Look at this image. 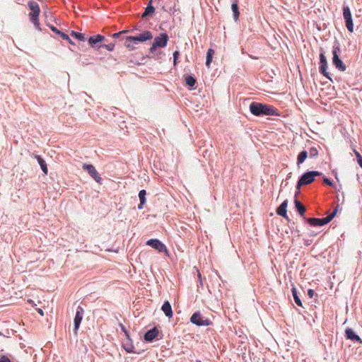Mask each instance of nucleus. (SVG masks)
Wrapping results in <instances>:
<instances>
[{
  "label": "nucleus",
  "mask_w": 362,
  "mask_h": 362,
  "mask_svg": "<svg viewBox=\"0 0 362 362\" xmlns=\"http://www.w3.org/2000/svg\"><path fill=\"white\" fill-rule=\"evenodd\" d=\"M30 21L34 24L35 27L37 29V30H41L40 27V23H39V20H38V17H33V18H30Z\"/></svg>",
  "instance_id": "7c9ffc66"
},
{
  "label": "nucleus",
  "mask_w": 362,
  "mask_h": 362,
  "mask_svg": "<svg viewBox=\"0 0 362 362\" xmlns=\"http://www.w3.org/2000/svg\"><path fill=\"white\" fill-rule=\"evenodd\" d=\"M168 41V36L166 33H160L159 36L155 37L153 43L158 47H165Z\"/></svg>",
  "instance_id": "f8f14e48"
},
{
  "label": "nucleus",
  "mask_w": 362,
  "mask_h": 362,
  "mask_svg": "<svg viewBox=\"0 0 362 362\" xmlns=\"http://www.w3.org/2000/svg\"><path fill=\"white\" fill-rule=\"evenodd\" d=\"M185 82H186V84L190 88H194V86L197 83V80L196 78L191 76V75H188L185 77Z\"/></svg>",
  "instance_id": "393cba45"
},
{
  "label": "nucleus",
  "mask_w": 362,
  "mask_h": 362,
  "mask_svg": "<svg viewBox=\"0 0 362 362\" xmlns=\"http://www.w3.org/2000/svg\"><path fill=\"white\" fill-rule=\"evenodd\" d=\"M158 47L154 44L153 43L152 46L151 47L149 51L151 53H153L157 48Z\"/></svg>",
  "instance_id": "79ce46f5"
},
{
  "label": "nucleus",
  "mask_w": 362,
  "mask_h": 362,
  "mask_svg": "<svg viewBox=\"0 0 362 362\" xmlns=\"http://www.w3.org/2000/svg\"><path fill=\"white\" fill-rule=\"evenodd\" d=\"M0 362H11V360L5 355L0 356Z\"/></svg>",
  "instance_id": "4c0bfd02"
},
{
  "label": "nucleus",
  "mask_w": 362,
  "mask_h": 362,
  "mask_svg": "<svg viewBox=\"0 0 362 362\" xmlns=\"http://www.w3.org/2000/svg\"><path fill=\"white\" fill-rule=\"evenodd\" d=\"M308 152L306 151H302L298 156L297 165L302 164L305 159L308 158Z\"/></svg>",
  "instance_id": "a878e982"
},
{
  "label": "nucleus",
  "mask_w": 362,
  "mask_h": 362,
  "mask_svg": "<svg viewBox=\"0 0 362 362\" xmlns=\"http://www.w3.org/2000/svg\"><path fill=\"white\" fill-rule=\"evenodd\" d=\"M309 155L310 158H315L318 155V150L316 147H311L309 149Z\"/></svg>",
  "instance_id": "c756f323"
},
{
  "label": "nucleus",
  "mask_w": 362,
  "mask_h": 362,
  "mask_svg": "<svg viewBox=\"0 0 362 362\" xmlns=\"http://www.w3.org/2000/svg\"><path fill=\"white\" fill-rule=\"evenodd\" d=\"M119 326H120V327H121L122 330L125 333V335H126V337H127V339L128 340H129V333H128V332L127 331V329H126L125 327H124L122 324H119Z\"/></svg>",
  "instance_id": "e433bc0d"
},
{
  "label": "nucleus",
  "mask_w": 362,
  "mask_h": 362,
  "mask_svg": "<svg viewBox=\"0 0 362 362\" xmlns=\"http://www.w3.org/2000/svg\"><path fill=\"white\" fill-rule=\"evenodd\" d=\"M104 39V36L101 35H96L88 39V43L92 47H95L97 43L102 42Z\"/></svg>",
  "instance_id": "6ab92c4d"
},
{
  "label": "nucleus",
  "mask_w": 362,
  "mask_h": 362,
  "mask_svg": "<svg viewBox=\"0 0 362 362\" xmlns=\"http://www.w3.org/2000/svg\"><path fill=\"white\" fill-rule=\"evenodd\" d=\"M38 313H40L42 316L44 315L43 310L40 308L37 310Z\"/></svg>",
  "instance_id": "a18cd8bd"
},
{
  "label": "nucleus",
  "mask_w": 362,
  "mask_h": 362,
  "mask_svg": "<svg viewBox=\"0 0 362 362\" xmlns=\"http://www.w3.org/2000/svg\"><path fill=\"white\" fill-rule=\"evenodd\" d=\"M128 32H129V30H122V31H120V32H118V33H114V34L112 35V37H113V38H115V39H116V38H118V37H119V36H120L121 35H122V34H124V33H128Z\"/></svg>",
  "instance_id": "72a5a7b5"
},
{
  "label": "nucleus",
  "mask_w": 362,
  "mask_h": 362,
  "mask_svg": "<svg viewBox=\"0 0 362 362\" xmlns=\"http://www.w3.org/2000/svg\"><path fill=\"white\" fill-rule=\"evenodd\" d=\"M338 207L339 206L337 205L334 211L325 218H308L306 219V221L312 226H322L326 225L327 223H329L335 216L338 210Z\"/></svg>",
  "instance_id": "20e7f679"
},
{
  "label": "nucleus",
  "mask_w": 362,
  "mask_h": 362,
  "mask_svg": "<svg viewBox=\"0 0 362 362\" xmlns=\"http://www.w3.org/2000/svg\"><path fill=\"white\" fill-rule=\"evenodd\" d=\"M100 47H105L108 51H112V50H113V49L115 47V44L114 43H110V44H107V45H101L99 46L98 48H100Z\"/></svg>",
  "instance_id": "2f4dec72"
},
{
  "label": "nucleus",
  "mask_w": 362,
  "mask_h": 362,
  "mask_svg": "<svg viewBox=\"0 0 362 362\" xmlns=\"http://www.w3.org/2000/svg\"><path fill=\"white\" fill-rule=\"evenodd\" d=\"M152 38V33L150 31L146 30L136 36L127 37V40L130 41V42H134V44H137L138 42H145L146 40H151Z\"/></svg>",
  "instance_id": "423d86ee"
},
{
  "label": "nucleus",
  "mask_w": 362,
  "mask_h": 362,
  "mask_svg": "<svg viewBox=\"0 0 362 362\" xmlns=\"http://www.w3.org/2000/svg\"><path fill=\"white\" fill-rule=\"evenodd\" d=\"M354 153H355V155H356V156L357 159H358V158H360V157H362V156H361V154H360L358 151H354Z\"/></svg>",
  "instance_id": "c03bdc74"
},
{
  "label": "nucleus",
  "mask_w": 362,
  "mask_h": 362,
  "mask_svg": "<svg viewBox=\"0 0 362 362\" xmlns=\"http://www.w3.org/2000/svg\"><path fill=\"white\" fill-rule=\"evenodd\" d=\"M231 9L233 14V19L236 21L239 18L240 16L239 7L237 0H233L231 4Z\"/></svg>",
  "instance_id": "aec40b11"
},
{
  "label": "nucleus",
  "mask_w": 362,
  "mask_h": 362,
  "mask_svg": "<svg viewBox=\"0 0 362 362\" xmlns=\"http://www.w3.org/2000/svg\"><path fill=\"white\" fill-rule=\"evenodd\" d=\"M124 348L125 349V351L128 353H134L135 351H134V346H132V343H131V339H129V340L127 339V341L124 344Z\"/></svg>",
  "instance_id": "c85d7f7f"
},
{
  "label": "nucleus",
  "mask_w": 362,
  "mask_h": 362,
  "mask_svg": "<svg viewBox=\"0 0 362 362\" xmlns=\"http://www.w3.org/2000/svg\"><path fill=\"white\" fill-rule=\"evenodd\" d=\"M315 294V291L313 289H309L308 291V295L310 298H313Z\"/></svg>",
  "instance_id": "a19ab883"
},
{
  "label": "nucleus",
  "mask_w": 362,
  "mask_h": 362,
  "mask_svg": "<svg viewBox=\"0 0 362 362\" xmlns=\"http://www.w3.org/2000/svg\"><path fill=\"white\" fill-rule=\"evenodd\" d=\"M146 192L145 189H141L139 191V200H140V204L138 206L139 209H143V206L146 202Z\"/></svg>",
  "instance_id": "412c9836"
},
{
  "label": "nucleus",
  "mask_w": 362,
  "mask_h": 362,
  "mask_svg": "<svg viewBox=\"0 0 362 362\" xmlns=\"http://www.w3.org/2000/svg\"><path fill=\"white\" fill-rule=\"evenodd\" d=\"M320 72L325 76L326 78L329 79L330 81H332L331 77L329 76V73L327 71V58L325 56L324 53H320Z\"/></svg>",
  "instance_id": "9d476101"
},
{
  "label": "nucleus",
  "mask_w": 362,
  "mask_h": 362,
  "mask_svg": "<svg viewBox=\"0 0 362 362\" xmlns=\"http://www.w3.org/2000/svg\"><path fill=\"white\" fill-rule=\"evenodd\" d=\"M83 313H84L83 308H81V306H78L76 309L75 317L74 319V332L76 334H77L78 329L81 322L83 320Z\"/></svg>",
  "instance_id": "6e6552de"
},
{
  "label": "nucleus",
  "mask_w": 362,
  "mask_h": 362,
  "mask_svg": "<svg viewBox=\"0 0 362 362\" xmlns=\"http://www.w3.org/2000/svg\"><path fill=\"white\" fill-rule=\"evenodd\" d=\"M288 200L286 199L284 200L281 204L280 206L277 208L276 209V214L279 215V216H283L284 218H286L287 220H289L288 219V217L287 216V210H286V208L288 206Z\"/></svg>",
  "instance_id": "dca6fc26"
},
{
  "label": "nucleus",
  "mask_w": 362,
  "mask_h": 362,
  "mask_svg": "<svg viewBox=\"0 0 362 362\" xmlns=\"http://www.w3.org/2000/svg\"><path fill=\"white\" fill-rule=\"evenodd\" d=\"M155 8L152 6L151 1L148 4L144 12L141 15L142 18H145L149 15L153 13Z\"/></svg>",
  "instance_id": "4be33fe9"
},
{
  "label": "nucleus",
  "mask_w": 362,
  "mask_h": 362,
  "mask_svg": "<svg viewBox=\"0 0 362 362\" xmlns=\"http://www.w3.org/2000/svg\"><path fill=\"white\" fill-rule=\"evenodd\" d=\"M134 42H130V41H128L127 40V37H126V40H125V46L128 48H129L130 49H134V47L132 45Z\"/></svg>",
  "instance_id": "f704fd0d"
},
{
  "label": "nucleus",
  "mask_w": 362,
  "mask_h": 362,
  "mask_svg": "<svg viewBox=\"0 0 362 362\" xmlns=\"http://www.w3.org/2000/svg\"><path fill=\"white\" fill-rule=\"evenodd\" d=\"M345 336L346 339L354 341H357L359 344H362V339L360 337L355 333V332L351 328H346L345 330Z\"/></svg>",
  "instance_id": "ddd939ff"
},
{
  "label": "nucleus",
  "mask_w": 362,
  "mask_h": 362,
  "mask_svg": "<svg viewBox=\"0 0 362 362\" xmlns=\"http://www.w3.org/2000/svg\"><path fill=\"white\" fill-rule=\"evenodd\" d=\"M321 175H322V173L316 170L308 171L303 173L297 182L296 188L298 191L296 192V196H298L300 193V188L302 186L312 183L315 180V177Z\"/></svg>",
  "instance_id": "f03ea898"
},
{
  "label": "nucleus",
  "mask_w": 362,
  "mask_h": 362,
  "mask_svg": "<svg viewBox=\"0 0 362 362\" xmlns=\"http://www.w3.org/2000/svg\"><path fill=\"white\" fill-rule=\"evenodd\" d=\"M71 36H72L73 37H74L75 39L79 40V41H81V42H85L86 38L85 37V35L83 33H78V32H76V31H74L72 30L70 33Z\"/></svg>",
  "instance_id": "bb28decb"
},
{
  "label": "nucleus",
  "mask_w": 362,
  "mask_h": 362,
  "mask_svg": "<svg viewBox=\"0 0 362 362\" xmlns=\"http://www.w3.org/2000/svg\"><path fill=\"white\" fill-rule=\"evenodd\" d=\"M295 197H297V196H296V195H295ZM294 204H295V207H296L297 211L299 213V214L302 217H304L306 209L303 206V204L300 201H298L297 198H295V199H294Z\"/></svg>",
  "instance_id": "a211bd4d"
},
{
  "label": "nucleus",
  "mask_w": 362,
  "mask_h": 362,
  "mask_svg": "<svg viewBox=\"0 0 362 362\" xmlns=\"http://www.w3.org/2000/svg\"><path fill=\"white\" fill-rule=\"evenodd\" d=\"M323 183L326 184V185H327L329 186H332V181L329 179H328L327 177H324L323 178Z\"/></svg>",
  "instance_id": "58836bf2"
},
{
  "label": "nucleus",
  "mask_w": 362,
  "mask_h": 362,
  "mask_svg": "<svg viewBox=\"0 0 362 362\" xmlns=\"http://www.w3.org/2000/svg\"><path fill=\"white\" fill-rule=\"evenodd\" d=\"M50 29L56 34L59 35H61V34L63 33L62 31H60L59 30H58L56 27L53 26V25H50L49 26Z\"/></svg>",
  "instance_id": "c9c22d12"
},
{
  "label": "nucleus",
  "mask_w": 362,
  "mask_h": 362,
  "mask_svg": "<svg viewBox=\"0 0 362 362\" xmlns=\"http://www.w3.org/2000/svg\"><path fill=\"white\" fill-rule=\"evenodd\" d=\"M180 55V53L178 51H175L173 52V59H174V63L176 64V61Z\"/></svg>",
  "instance_id": "ea45409f"
},
{
  "label": "nucleus",
  "mask_w": 362,
  "mask_h": 362,
  "mask_svg": "<svg viewBox=\"0 0 362 362\" xmlns=\"http://www.w3.org/2000/svg\"><path fill=\"white\" fill-rule=\"evenodd\" d=\"M158 329L156 327H153L145 333L144 338L146 341L151 342L158 337Z\"/></svg>",
  "instance_id": "2eb2a0df"
},
{
  "label": "nucleus",
  "mask_w": 362,
  "mask_h": 362,
  "mask_svg": "<svg viewBox=\"0 0 362 362\" xmlns=\"http://www.w3.org/2000/svg\"><path fill=\"white\" fill-rule=\"evenodd\" d=\"M84 170H86L88 174L98 182L101 183L102 178L98 174L95 167L91 164H83L82 166Z\"/></svg>",
  "instance_id": "1a4fd4ad"
},
{
  "label": "nucleus",
  "mask_w": 362,
  "mask_h": 362,
  "mask_svg": "<svg viewBox=\"0 0 362 362\" xmlns=\"http://www.w3.org/2000/svg\"><path fill=\"white\" fill-rule=\"evenodd\" d=\"M340 52L341 49L339 42L337 40H335L332 47V64L339 71H344L346 69V66L339 58Z\"/></svg>",
  "instance_id": "7ed1b4c3"
},
{
  "label": "nucleus",
  "mask_w": 362,
  "mask_h": 362,
  "mask_svg": "<svg viewBox=\"0 0 362 362\" xmlns=\"http://www.w3.org/2000/svg\"><path fill=\"white\" fill-rule=\"evenodd\" d=\"M358 164L362 168V157H360L357 159Z\"/></svg>",
  "instance_id": "37998d69"
},
{
  "label": "nucleus",
  "mask_w": 362,
  "mask_h": 362,
  "mask_svg": "<svg viewBox=\"0 0 362 362\" xmlns=\"http://www.w3.org/2000/svg\"><path fill=\"white\" fill-rule=\"evenodd\" d=\"M215 52L213 49H209L206 52V66L209 68Z\"/></svg>",
  "instance_id": "b1692460"
},
{
  "label": "nucleus",
  "mask_w": 362,
  "mask_h": 362,
  "mask_svg": "<svg viewBox=\"0 0 362 362\" xmlns=\"http://www.w3.org/2000/svg\"><path fill=\"white\" fill-rule=\"evenodd\" d=\"M161 310L165 313V316L168 317H171L173 316V310L170 303L166 300L163 303Z\"/></svg>",
  "instance_id": "f3484780"
},
{
  "label": "nucleus",
  "mask_w": 362,
  "mask_h": 362,
  "mask_svg": "<svg viewBox=\"0 0 362 362\" xmlns=\"http://www.w3.org/2000/svg\"><path fill=\"white\" fill-rule=\"evenodd\" d=\"M196 362H202L201 361L199 360H197Z\"/></svg>",
  "instance_id": "49530a36"
},
{
  "label": "nucleus",
  "mask_w": 362,
  "mask_h": 362,
  "mask_svg": "<svg viewBox=\"0 0 362 362\" xmlns=\"http://www.w3.org/2000/svg\"><path fill=\"white\" fill-rule=\"evenodd\" d=\"M35 158H36L39 165H40V168H41L42 172L45 175H47V173H48V169H47V166L46 162L40 156H35Z\"/></svg>",
  "instance_id": "5701e85b"
},
{
  "label": "nucleus",
  "mask_w": 362,
  "mask_h": 362,
  "mask_svg": "<svg viewBox=\"0 0 362 362\" xmlns=\"http://www.w3.org/2000/svg\"><path fill=\"white\" fill-rule=\"evenodd\" d=\"M343 16L345 20V25L347 30L352 33L354 31V23L351 11L347 6L343 7Z\"/></svg>",
  "instance_id": "0eeeda50"
},
{
  "label": "nucleus",
  "mask_w": 362,
  "mask_h": 362,
  "mask_svg": "<svg viewBox=\"0 0 362 362\" xmlns=\"http://www.w3.org/2000/svg\"><path fill=\"white\" fill-rule=\"evenodd\" d=\"M291 292H292V295H293V297L295 303L298 305L302 306L303 305L302 301L300 299L299 296H298L297 289L295 287H293L292 289H291Z\"/></svg>",
  "instance_id": "cd10ccee"
},
{
  "label": "nucleus",
  "mask_w": 362,
  "mask_h": 362,
  "mask_svg": "<svg viewBox=\"0 0 362 362\" xmlns=\"http://www.w3.org/2000/svg\"><path fill=\"white\" fill-rule=\"evenodd\" d=\"M190 322L199 327L212 325V322L210 320L202 317V314L199 311L192 314L190 317Z\"/></svg>",
  "instance_id": "39448f33"
},
{
  "label": "nucleus",
  "mask_w": 362,
  "mask_h": 362,
  "mask_svg": "<svg viewBox=\"0 0 362 362\" xmlns=\"http://www.w3.org/2000/svg\"><path fill=\"white\" fill-rule=\"evenodd\" d=\"M60 36L63 40L68 41L71 45H74V42L70 39L69 36L66 33H62Z\"/></svg>",
  "instance_id": "473e14b6"
},
{
  "label": "nucleus",
  "mask_w": 362,
  "mask_h": 362,
  "mask_svg": "<svg viewBox=\"0 0 362 362\" xmlns=\"http://www.w3.org/2000/svg\"><path fill=\"white\" fill-rule=\"evenodd\" d=\"M250 112L255 116L262 117L267 115L279 116V112L274 107L257 102H252L250 105Z\"/></svg>",
  "instance_id": "f257e3e1"
},
{
  "label": "nucleus",
  "mask_w": 362,
  "mask_h": 362,
  "mask_svg": "<svg viewBox=\"0 0 362 362\" xmlns=\"http://www.w3.org/2000/svg\"><path fill=\"white\" fill-rule=\"evenodd\" d=\"M28 6L32 11V12L30 13V18L38 17L40 12L38 4L34 1H30L28 2Z\"/></svg>",
  "instance_id": "4468645a"
},
{
  "label": "nucleus",
  "mask_w": 362,
  "mask_h": 362,
  "mask_svg": "<svg viewBox=\"0 0 362 362\" xmlns=\"http://www.w3.org/2000/svg\"><path fill=\"white\" fill-rule=\"evenodd\" d=\"M146 244L160 252H167L165 245L158 239H150L146 242Z\"/></svg>",
  "instance_id": "9b49d317"
}]
</instances>
